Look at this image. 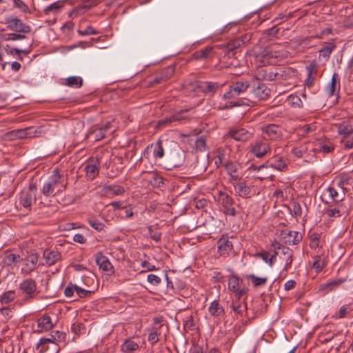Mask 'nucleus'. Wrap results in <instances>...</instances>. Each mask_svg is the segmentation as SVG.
<instances>
[{"instance_id":"f257e3e1","label":"nucleus","mask_w":353,"mask_h":353,"mask_svg":"<svg viewBox=\"0 0 353 353\" xmlns=\"http://www.w3.org/2000/svg\"><path fill=\"white\" fill-rule=\"evenodd\" d=\"M250 87L248 81H239L233 82L230 89L224 94L220 96V101L217 105V109L226 110L234 107L240 106L241 104L231 101L237 98L241 94L244 93Z\"/></svg>"},{"instance_id":"f03ea898","label":"nucleus","mask_w":353,"mask_h":353,"mask_svg":"<svg viewBox=\"0 0 353 353\" xmlns=\"http://www.w3.org/2000/svg\"><path fill=\"white\" fill-rule=\"evenodd\" d=\"M65 188L59 170L55 169L43 183L41 192L46 197H52L63 192Z\"/></svg>"},{"instance_id":"7ed1b4c3","label":"nucleus","mask_w":353,"mask_h":353,"mask_svg":"<svg viewBox=\"0 0 353 353\" xmlns=\"http://www.w3.org/2000/svg\"><path fill=\"white\" fill-rule=\"evenodd\" d=\"M290 74L283 68H261L256 72L257 81H282L289 78Z\"/></svg>"},{"instance_id":"20e7f679","label":"nucleus","mask_w":353,"mask_h":353,"mask_svg":"<svg viewBox=\"0 0 353 353\" xmlns=\"http://www.w3.org/2000/svg\"><path fill=\"white\" fill-rule=\"evenodd\" d=\"M283 57V53L274 50L273 46H267L255 54V59L257 63L266 65L272 64L275 62L276 59Z\"/></svg>"},{"instance_id":"39448f33","label":"nucleus","mask_w":353,"mask_h":353,"mask_svg":"<svg viewBox=\"0 0 353 353\" xmlns=\"http://www.w3.org/2000/svg\"><path fill=\"white\" fill-rule=\"evenodd\" d=\"M36 192L35 185H30L27 190L21 191L18 196L17 207L30 210L32 203L36 202Z\"/></svg>"},{"instance_id":"423d86ee","label":"nucleus","mask_w":353,"mask_h":353,"mask_svg":"<svg viewBox=\"0 0 353 353\" xmlns=\"http://www.w3.org/2000/svg\"><path fill=\"white\" fill-rule=\"evenodd\" d=\"M337 132L343 136V145L348 149L353 148V122L345 121L338 126Z\"/></svg>"},{"instance_id":"0eeeda50","label":"nucleus","mask_w":353,"mask_h":353,"mask_svg":"<svg viewBox=\"0 0 353 353\" xmlns=\"http://www.w3.org/2000/svg\"><path fill=\"white\" fill-rule=\"evenodd\" d=\"M19 294L23 299L28 301L34 298L37 290V283L32 279H27L19 285Z\"/></svg>"},{"instance_id":"6e6552de","label":"nucleus","mask_w":353,"mask_h":353,"mask_svg":"<svg viewBox=\"0 0 353 353\" xmlns=\"http://www.w3.org/2000/svg\"><path fill=\"white\" fill-rule=\"evenodd\" d=\"M250 152L256 158L263 157L270 151V145L265 139L258 138L250 144Z\"/></svg>"},{"instance_id":"1a4fd4ad","label":"nucleus","mask_w":353,"mask_h":353,"mask_svg":"<svg viewBox=\"0 0 353 353\" xmlns=\"http://www.w3.org/2000/svg\"><path fill=\"white\" fill-rule=\"evenodd\" d=\"M270 168L279 171H285L287 170L288 165L283 157L279 155H274L265 164L255 167L254 170L260 172Z\"/></svg>"},{"instance_id":"9d476101","label":"nucleus","mask_w":353,"mask_h":353,"mask_svg":"<svg viewBox=\"0 0 353 353\" xmlns=\"http://www.w3.org/2000/svg\"><path fill=\"white\" fill-rule=\"evenodd\" d=\"M5 21L8 28L10 30L23 34H28L31 31V28L28 25L17 17H7Z\"/></svg>"},{"instance_id":"9b49d317","label":"nucleus","mask_w":353,"mask_h":353,"mask_svg":"<svg viewBox=\"0 0 353 353\" xmlns=\"http://www.w3.org/2000/svg\"><path fill=\"white\" fill-rule=\"evenodd\" d=\"M254 134L253 128H234L231 129L228 134L229 136L236 141L245 142L250 139Z\"/></svg>"},{"instance_id":"f8f14e48","label":"nucleus","mask_w":353,"mask_h":353,"mask_svg":"<svg viewBox=\"0 0 353 353\" xmlns=\"http://www.w3.org/2000/svg\"><path fill=\"white\" fill-rule=\"evenodd\" d=\"M272 247L274 250H281V254L286 256L285 259V265L283 270L286 271L291 266L293 261V251L288 247L283 245L278 241H274L272 243Z\"/></svg>"},{"instance_id":"ddd939ff","label":"nucleus","mask_w":353,"mask_h":353,"mask_svg":"<svg viewBox=\"0 0 353 353\" xmlns=\"http://www.w3.org/2000/svg\"><path fill=\"white\" fill-rule=\"evenodd\" d=\"M281 239L285 244L294 245L302 240V235L297 231L285 230L281 231Z\"/></svg>"},{"instance_id":"4468645a","label":"nucleus","mask_w":353,"mask_h":353,"mask_svg":"<svg viewBox=\"0 0 353 353\" xmlns=\"http://www.w3.org/2000/svg\"><path fill=\"white\" fill-rule=\"evenodd\" d=\"M39 256L37 253H32L22 259V272L25 274H30L34 271L38 264Z\"/></svg>"},{"instance_id":"2eb2a0df","label":"nucleus","mask_w":353,"mask_h":353,"mask_svg":"<svg viewBox=\"0 0 353 353\" xmlns=\"http://www.w3.org/2000/svg\"><path fill=\"white\" fill-rule=\"evenodd\" d=\"M100 162L98 159H92L89 161L84 168L86 177L90 180H93L99 174Z\"/></svg>"},{"instance_id":"dca6fc26","label":"nucleus","mask_w":353,"mask_h":353,"mask_svg":"<svg viewBox=\"0 0 353 353\" xmlns=\"http://www.w3.org/2000/svg\"><path fill=\"white\" fill-rule=\"evenodd\" d=\"M270 90L267 88L265 84L256 82L253 84L252 93L256 99L259 100H265L270 95Z\"/></svg>"},{"instance_id":"f3484780","label":"nucleus","mask_w":353,"mask_h":353,"mask_svg":"<svg viewBox=\"0 0 353 353\" xmlns=\"http://www.w3.org/2000/svg\"><path fill=\"white\" fill-rule=\"evenodd\" d=\"M96 263L99 265L100 270L108 273L113 272V266L108 258L103 255L101 252L96 254Z\"/></svg>"},{"instance_id":"a211bd4d","label":"nucleus","mask_w":353,"mask_h":353,"mask_svg":"<svg viewBox=\"0 0 353 353\" xmlns=\"http://www.w3.org/2000/svg\"><path fill=\"white\" fill-rule=\"evenodd\" d=\"M232 250V243L228 237H222L218 241V252L220 255L226 256Z\"/></svg>"},{"instance_id":"6ab92c4d","label":"nucleus","mask_w":353,"mask_h":353,"mask_svg":"<svg viewBox=\"0 0 353 353\" xmlns=\"http://www.w3.org/2000/svg\"><path fill=\"white\" fill-rule=\"evenodd\" d=\"M37 323L38 330L36 332L39 333L47 332L51 330L53 327L50 317L47 315H44L40 317L37 320Z\"/></svg>"},{"instance_id":"aec40b11","label":"nucleus","mask_w":353,"mask_h":353,"mask_svg":"<svg viewBox=\"0 0 353 353\" xmlns=\"http://www.w3.org/2000/svg\"><path fill=\"white\" fill-rule=\"evenodd\" d=\"M262 132L271 139H276L281 134L280 128L275 124H268L262 128Z\"/></svg>"},{"instance_id":"412c9836","label":"nucleus","mask_w":353,"mask_h":353,"mask_svg":"<svg viewBox=\"0 0 353 353\" xmlns=\"http://www.w3.org/2000/svg\"><path fill=\"white\" fill-rule=\"evenodd\" d=\"M43 257L46 265H52L61 258V254L57 250L47 249L43 251Z\"/></svg>"},{"instance_id":"4be33fe9","label":"nucleus","mask_w":353,"mask_h":353,"mask_svg":"<svg viewBox=\"0 0 353 353\" xmlns=\"http://www.w3.org/2000/svg\"><path fill=\"white\" fill-rule=\"evenodd\" d=\"M65 6V1H57L56 2H54L53 3L49 5L48 6H46L43 9V12L46 15H50V14H57L60 13L62 10L64 8Z\"/></svg>"},{"instance_id":"5701e85b","label":"nucleus","mask_w":353,"mask_h":353,"mask_svg":"<svg viewBox=\"0 0 353 353\" xmlns=\"http://www.w3.org/2000/svg\"><path fill=\"white\" fill-rule=\"evenodd\" d=\"M175 66L173 65H169L163 68L159 74L157 76L154 81L156 83H160L164 81L169 79L174 73Z\"/></svg>"},{"instance_id":"b1692460","label":"nucleus","mask_w":353,"mask_h":353,"mask_svg":"<svg viewBox=\"0 0 353 353\" xmlns=\"http://www.w3.org/2000/svg\"><path fill=\"white\" fill-rule=\"evenodd\" d=\"M225 84V83H219L217 82L205 81L201 83V88L204 93L212 94L218 90L222 88Z\"/></svg>"},{"instance_id":"393cba45","label":"nucleus","mask_w":353,"mask_h":353,"mask_svg":"<svg viewBox=\"0 0 353 353\" xmlns=\"http://www.w3.org/2000/svg\"><path fill=\"white\" fill-rule=\"evenodd\" d=\"M112 124L110 122H107L99 128L94 130L90 136L93 137L94 141H98L105 138L107 132L110 129Z\"/></svg>"},{"instance_id":"a878e982","label":"nucleus","mask_w":353,"mask_h":353,"mask_svg":"<svg viewBox=\"0 0 353 353\" xmlns=\"http://www.w3.org/2000/svg\"><path fill=\"white\" fill-rule=\"evenodd\" d=\"M139 348V344L132 338L125 339L121 345V351L123 353H132Z\"/></svg>"},{"instance_id":"bb28decb","label":"nucleus","mask_w":353,"mask_h":353,"mask_svg":"<svg viewBox=\"0 0 353 353\" xmlns=\"http://www.w3.org/2000/svg\"><path fill=\"white\" fill-rule=\"evenodd\" d=\"M234 189L239 196L246 198L251 194V188L244 181H239L234 185Z\"/></svg>"},{"instance_id":"cd10ccee","label":"nucleus","mask_w":353,"mask_h":353,"mask_svg":"<svg viewBox=\"0 0 353 353\" xmlns=\"http://www.w3.org/2000/svg\"><path fill=\"white\" fill-rule=\"evenodd\" d=\"M144 180L153 187H159L163 183V178L157 172L148 173Z\"/></svg>"},{"instance_id":"c85d7f7f","label":"nucleus","mask_w":353,"mask_h":353,"mask_svg":"<svg viewBox=\"0 0 353 353\" xmlns=\"http://www.w3.org/2000/svg\"><path fill=\"white\" fill-rule=\"evenodd\" d=\"M239 278L236 276H231L228 279V288L230 290L236 292L239 296H242L245 291L244 290H239Z\"/></svg>"},{"instance_id":"c756f323","label":"nucleus","mask_w":353,"mask_h":353,"mask_svg":"<svg viewBox=\"0 0 353 353\" xmlns=\"http://www.w3.org/2000/svg\"><path fill=\"white\" fill-rule=\"evenodd\" d=\"M183 112H178L176 114H174L170 117H167L165 118H163L158 121V125L160 126L167 125L170 123L176 121H181L184 119L185 117L183 116Z\"/></svg>"},{"instance_id":"7c9ffc66","label":"nucleus","mask_w":353,"mask_h":353,"mask_svg":"<svg viewBox=\"0 0 353 353\" xmlns=\"http://www.w3.org/2000/svg\"><path fill=\"white\" fill-rule=\"evenodd\" d=\"M316 150L319 152L327 154L331 152L334 147L330 140H319L316 144Z\"/></svg>"},{"instance_id":"2f4dec72","label":"nucleus","mask_w":353,"mask_h":353,"mask_svg":"<svg viewBox=\"0 0 353 353\" xmlns=\"http://www.w3.org/2000/svg\"><path fill=\"white\" fill-rule=\"evenodd\" d=\"M55 338L52 336L50 338H41L37 344V348L39 349L40 346L47 345V349H52L53 352L57 353L59 350L58 345L54 342Z\"/></svg>"},{"instance_id":"473e14b6","label":"nucleus","mask_w":353,"mask_h":353,"mask_svg":"<svg viewBox=\"0 0 353 353\" xmlns=\"http://www.w3.org/2000/svg\"><path fill=\"white\" fill-rule=\"evenodd\" d=\"M325 214L330 218L340 217L343 214V204L336 203L334 208L330 206L329 208L325 210Z\"/></svg>"},{"instance_id":"72a5a7b5","label":"nucleus","mask_w":353,"mask_h":353,"mask_svg":"<svg viewBox=\"0 0 353 353\" xmlns=\"http://www.w3.org/2000/svg\"><path fill=\"white\" fill-rule=\"evenodd\" d=\"M218 199L219 202L221 204L223 208L234 205V199L230 196H229L226 192H219Z\"/></svg>"},{"instance_id":"f704fd0d","label":"nucleus","mask_w":353,"mask_h":353,"mask_svg":"<svg viewBox=\"0 0 353 353\" xmlns=\"http://www.w3.org/2000/svg\"><path fill=\"white\" fill-rule=\"evenodd\" d=\"M230 307L236 314L241 316L247 310L246 303L243 301H233Z\"/></svg>"},{"instance_id":"c9c22d12","label":"nucleus","mask_w":353,"mask_h":353,"mask_svg":"<svg viewBox=\"0 0 353 353\" xmlns=\"http://www.w3.org/2000/svg\"><path fill=\"white\" fill-rule=\"evenodd\" d=\"M208 312L213 316H219L224 313V310L217 301H214L211 303Z\"/></svg>"},{"instance_id":"e433bc0d","label":"nucleus","mask_w":353,"mask_h":353,"mask_svg":"<svg viewBox=\"0 0 353 353\" xmlns=\"http://www.w3.org/2000/svg\"><path fill=\"white\" fill-rule=\"evenodd\" d=\"M346 281L345 279H337L331 280L322 285V289L326 292L332 291L338 288L341 283Z\"/></svg>"},{"instance_id":"4c0bfd02","label":"nucleus","mask_w":353,"mask_h":353,"mask_svg":"<svg viewBox=\"0 0 353 353\" xmlns=\"http://www.w3.org/2000/svg\"><path fill=\"white\" fill-rule=\"evenodd\" d=\"M65 85L71 88H79L82 86L83 79L81 77L78 76H71L68 77L66 79Z\"/></svg>"},{"instance_id":"58836bf2","label":"nucleus","mask_w":353,"mask_h":353,"mask_svg":"<svg viewBox=\"0 0 353 353\" xmlns=\"http://www.w3.org/2000/svg\"><path fill=\"white\" fill-rule=\"evenodd\" d=\"M212 50L213 48L212 47H206L204 49L195 52L192 56L196 60L204 59L212 55Z\"/></svg>"},{"instance_id":"ea45409f","label":"nucleus","mask_w":353,"mask_h":353,"mask_svg":"<svg viewBox=\"0 0 353 353\" xmlns=\"http://www.w3.org/2000/svg\"><path fill=\"white\" fill-rule=\"evenodd\" d=\"M330 198L336 203H340L344 199L345 192L343 191L341 194L339 193L334 188L329 187L327 188Z\"/></svg>"},{"instance_id":"a19ab883","label":"nucleus","mask_w":353,"mask_h":353,"mask_svg":"<svg viewBox=\"0 0 353 353\" xmlns=\"http://www.w3.org/2000/svg\"><path fill=\"white\" fill-rule=\"evenodd\" d=\"M105 190L107 194L118 196L124 193L125 190L123 187L117 185H111L105 187Z\"/></svg>"},{"instance_id":"79ce46f5","label":"nucleus","mask_w":353,"mask_h":353,"mask_svg":"<svg viewBox=\"0 0 353 353\" xmlns=\"http://www.w3.org/2000/svg\"><path fill=\"white\" fill-rule=\"evenodd\" d=\"M352 311H353V303L343 305V306H341L339 308V313H338V314L336 315V318H337V319L345 318Z\"/></svg>"},{"instance_id":"37998d69","label":"nucleus","mask_w":353,"mask_h":353,"mask_svg":"<svg viewBox=\"0 0 353 353\" xmlns=\"http://www.w3.org/2000/svg\"><path fill=\"white\" fill-rule=\"evenodd\" d=\"M88 222L90 227L98 232H101L105 228V225L102 222L97 220L95 217L91 216L88 219Z\"/></svg>"},{"instance_id":"c03bdc74","label":"nucleus","mask_w":353,"mask_h":353,"mask_svg":"<svg viewBox=\"0 0 353 353\" xmlns=\"http://www.w3.org/2000/svg\"><path fill=\"white\" fill-rule=\"evenodd\" d=\"M288 104L293 108H303V102L301 98L297 95L291 94L288 97L287 100Z\"/></svg>"},{"instance_id":"a18cd8bd","label":"nucleus","mask_w":353,"mask_h":353,"mask_svg":"<svg viewBox=\"0 0 353 353\" xmlns=\"http://www.w3.org/2000/svg\"><path fill=\"white\" fill-rule=\"evenodd\" d=\"M248 278L251 280L254 287H260L264 285L268 281V277H259L254 274H249Z\"/></svg>"},{"instance_id":"49530a36","label":"nucleus","mask_w":353,"mask_h":353,"mask_svg":"<svg viewBox=\"0 0 353 353\" xmlns=\"http://www.w3.org/2000/svg\"><path fill=\"white\" fill-rule=\"evenodd\" d=\"M307 78L306 80V85L310 88L313 85V83L314 82L315 78L313 77V74H315L316 72V69L314 65H310L307 68Z\"/></svg>"},{"instance_id":"de8ad7c7","label":"nucleus","mask_w":353,"mask_h":353,"mask_svg":"<svg viewBox=\"0 0 353 353\" xmlns=\"http://www.w3.org/2000/svg\"><path fill=\"white\" fill-rule=\"evenodd\" d=\"M279 31V28H278L276 26H274L271 28L264 31V38L268 41H270L276 37Z\"/></svg>"},{"instance_id":"09e8293b","label":"nucleus","mask_w":353,"mask_h":353,"mask_svg":"<svg viewBox=\"0 0 353 353\" xmlns=\"http://www.w3.org/2000/svg\"><path fill=\"white\" fill-rule=\"evenodd\" d=\"M335 47V45L333 43H330L324 46L319 50V56L327 59Z\"/></svg>"},{"instance_id":"8fccbe9b","label":"nucleus","mask_w":353,"mask_h":353,"mask_svg":"<svg viewBox=\"0 0 353 353\" xmlns=\"http://www.w3.org/2000/svg\"><path fill=\"white\" fill-rule=\"evenodd\" d=\"M256 256L260 257L263 261L267 263L270 267H272L274 263V256H270L268 252H262L256 254Z\"/></svg>"},{"instance_id":"3c124183","label":"nucleus","mask_w":353,"mask_h":353,"mask_svg":"<svg viewBox=\"0 0 353 353\" xmlns=\"http://www.w3.org/2000/svg\"><path fill=\"white\" fill-rule=\"evenodd\" d=\"M15 297V293L14 291H8L3 293L1 296V302L4 304H7L14 300Z\"/></svg>"},{"instance_id":"603ef678","label":"nucleus","mask_w":353,"mask_h":353,"mask_svg":"<svg viewBox=\"0 0 353 353\" xmlns=\"http://www.w3.org/2000/svg\"><path fill=\"white\" fill-rule=\"evenodd\" d=\"M26 132V134L28 138H32L38 137L41 134L42 130L41 128H35V127H29L24 129Z\"/></svg>"},{"instance_id":"864d4df0","label":"nucleus","mask_w":353,"mask_h":353,"mask_svg":"<svg viewBox=\"0 0 353 353\" xmlns=\"http://www.w3.org/2000/svg\"><path fill=\"white\" fill-rule=\"evenodd\" d=\"M25 34L21 33H11V34H6L3 35V39L6 41H17V40H23L26 39Z\"/></svg>"},{"instance_id":"5fc2aeb1","label":"nucleus","mask_w":353,"mask_h":353,"mask_svg":"<svg viewBox=\"0 0 353 353\" xmlns=\"http://www.w3.org/2000/svg\"><path fill=\"white\" fill-rule=\"evenodd\" d=\"M195 147L197 150L204 151L206 149V138L204 136L198 137L195 141Z\"/></svg>"},{"instance_id":"6e6d98bb","label":"nucleus","mask_w":353,"mask_h":353,"mask_svg":"<svg viewBox=\"0 0 353 353\" xmlns=\"http://www.w3.org/2000/svg\"><path fill=\"white\" fill-rule=\"evenodd\" d=\"M159 332L157 328L153 327L148 335V341L151 345H154L159 341Z\"/></svg>"},{"instance_id":"4d7b16f0","label":"nucleus","mask_w":353,"mask_h":353,"mask_svg":"<svg viewBox=\"0 0 353 353\" xmlns=\"http://www.w3.org/2000/svg\"><path fill=\"white\" fill-rule=\"evenodd\" d=\"M164 154V150L162 145V141L159 139L155 143V148L154 150V155L158 158H162Z\"/></svg>"},{"instance_id":"13d9d810","label":"nucleus","mask_w":353,"mask_h":353,"mask_svg":"<svg viewBox=\"0 0 353 353\" xmlns=\"http://www.w3.org/2000/svg\"><path fill=\"white\" fill-rule=\"evenodd\" d=\"M225 168L228 174H234L235 173L239 172L238 165L233 162L228 161L225 163Z\"/></svg>"},{"instance_id":"bf43d9fd","label":"nucleus","mask_w":353,"mask_h":353,"mask_svg":"<svg viewBox=\"0 0 353 353\" xmlns=\"http://www.w3.org/2000/svg\"><path fill=\"white\" fill-rule=\"evenodd\" d=\"M77 32L81 36L97 35L99 34V32L92 26H88L85 30L79 29Z\"/></svg>"},{"instance_id":"052dcab7","label":"nucleus","mask_w":353,"mask_h":353,"mask_svg":"<svg viewBox=\"0 0 353 353\" xmlns=\"http://www.w3.org/2000/svg\"><path fill=\"white\" fill-rule=\"evenodd\" d=\"M17 258H19V255L13 253H9L4 256L3 263L6 265H11L17 261Z\"/></svg>"},{"instance_id":"680f3d73","label":"nucleus","mask_w":353,"mask_h":353,"mask_svg":"<svg viewBox=\"0 0 353 353\" xmlns=\"http://www.w3.org/2000/svg\"><path fill=\"white\" fill-rule=\"evenodd\" d=\"M76 294L79 298H88L92 296L93 292L83 289L77 285Z\"/></svg>"},{"instance_id":"e2e57ef3","label":"nucleus","mask_w":353,"mask_h":353,"mask_svg":"<svg viewBox=\"0 0 353 353\" xmlns=\"http://www.w3.org/2000/svg\"><path fill=\"white\" fill-rule=\"evenodd\" d=\"M14 5L23 12H30L28 6L22 0H12Z\"/></svg>"},{"instance_id":"0e129e2a","label":"nucleus","mask_w":353,"mask_h":353,"mask_svg":"<svg viewBox=\"0 0 353 353\" xmlns=\"http://www.w3.org/2000/svg\"><path fill=\"white\" fill-rule=\"evenodd\" d=\"M77 285L73 284L68 285L64 290V294L68 298H72L76 292Z\"/></svg>"},{"instance_id":"69168bd1","label":"nucleus","mask_w":353,"mask_h":353,"mask_svg":"<svg viewBox=\"0 0 353 353\" xmlns=\"http://www.w3.org/2000/svg\"><path fill=\"white\" fill-rule=\"evenodd\" d=\"M147 281L153 285H158L161 283V278L156 274H150L148 275Z\"/></svg>"},{"instance_id":"338daca9","label":"nucleus","mask_w":353,"mask_h":353,"mask_svg":"<svg viewBox=\"0 0 353 353\" xmlns=\"http://www.w3.org/2000/svg\"><path fill=\"white\" fill-rule=\"evenodd\" d=\"M312 268L315 269L316 272H320L323 269L324 265L323 263L320 261V256H316L314 257V261L313 262Z\"/></svg>"},{"instance_id":"774afa93","label":"nucleus","mask_w":353,"mask_h":353,"mask_svg":"<svg viewBox=\"0 0 353 353\" xmlns=\"http://www.w3.org/2000/svg\"><path fill=\"white\" fill-rule=\"evenodd\" d=\"M305 152L306 149L303 145L298 148H294L292 150V154L297 157H302L303 154L305 153Z\"/></svg>"}]
</instances>
